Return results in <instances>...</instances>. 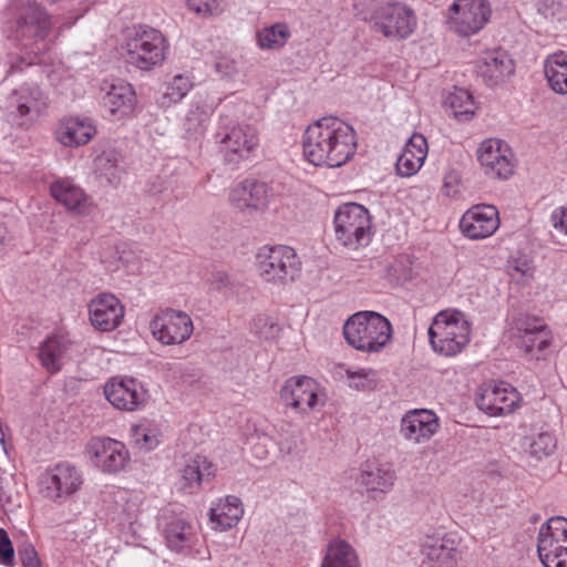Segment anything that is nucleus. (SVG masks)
I'll return each instance as SVG.
<instances>
[{
  "instance_id": "nucleus-1",
  "label": "nucleus",
  "mask_w": 567,
  "mask_h": 567,
  "mask_svg": "<svg viewBox=\"0 0 567 567\" xmlns=\"http://www.w3.org/2000/svg\"><path fill=\"white\" fill-rule=\"evenodd\" d=\"M305 159L322 168H339L354 157L358 135L352 125L336 116H324L309 124L302 134Z\"/></svg>"
},
{
  "instance_id": "nucleus-2",
  "label": "nucleus",
  "mask_w": 567,
  "mask_h": 567,
  "mask_svg": "<svg viewBox=\"0 0 567 567\" xmlns=\"http://www.w3.org/2000/svg\"><path fill=\"white\" fill-rule=\"evenodd\" d=\"M52 3L63 2L73 14L72 21L60 27L55 32L52 29L50 16L37 3H28L19 9L14 38L21 42L24 55L22 63L32 65L42 63V55L49 52L64 28L72 27L90 7L87 0H50Z\"/></svg>"
},
{
  "instance_id": "nucleus-3",
  "label": "nucleus",
  "mask_w": 567,
  "mask_h": 567,
  "mask_svg": "<svg viewBox=\"0 0 567 567\" xmlns=\"http://www.w3.org/2000/svg\"><path fill=\"white\" fill-rule=\"evenodd\" d=\"M393 329L388 318L375 311H358L343 324L349 346L364 353H379L392 340Z\"/></svg>"
},
{
  "instance_id": "nucleus-4",
  "label": "nucleus",
  "mask_w": 567,
  "mask_h": 567,
  "mask_svg": "<svg viewBox=\"0 0 567 567\" xmlns=\"http://www.w3.org/2000/svg\"><path fill=\"white\" fill-rule=\"evenodd\" d=\"M168 44L161 31L136 27L128 31L121 44V54L130 66L152 71L166 60Z\"/></svg>"
},
{
  "instance_id": "nucleus-5",
  "label": "nucleus",
  "mask_w": 567,
  "mask_h": 567,
  "mask_svg": "<svg viewBox=\"0 0 567 567\" xmlns=\"http://www.w3.org/2000/svg\"><path fill=\"white\" fill-rule=\"evenodd\" d=\"M429 341L433 351L443 357H455L471 341V323L465 313L455 309L435 315L429 328Z\"/></svg>"
},
{
  "instance_id": "nucleus-6",
  "label": "nucleus",
  "mask_w": 567,
  "mask_h": 567,
  "mask_svg": "<svg viewBox=\"0 0 567 567\" xmlns=\"http://www.w3.org/2000/svg\"><path fill=\"white\" fill-rule=\"evenodd\" d=\"M259 278L274 285H287L300 274L301 261L293 248L286 245H264L255 256Z\"/></svg>"
},
{
  "instance_id": "nucleus-7",
  "label": "nucleus",
  "mask_w": 567,
  "mask_h": 567,
  "mask_svg": "<svg viewBox=\"0 0 567 567\" xmlns=\"http://www.w3.org/2000/svg\"><path fill=\"white\" fill-rule=\"evenodd\" d=\"M359 14L372 24L375 32L390 40H404L416 28L414 12L400 2L375 4L371 11H359Z\"/></svg>"
},
{
  "instance_id": "nucleus-8",
  "label": "nucleus",
  "mask_w": 567,
  "mask_h": 567,
  "mask_svg": "<svg viewBox=\"0 0 567 567\" xmlns=\"http://www.w3.org/2000/svg\"><path fill=\"white\" fill-rule=\"evenodd\" d=\"M336 239L344 247L358 250L372 239V220L369 210L357 203L338 207L333 217Z\"/></svg>"
},
{
  "instance_id": "nucleus-9",
  "label": "nucleus",
  "mask_w": 567,
  "mask_h": 567,
  "mask_svg": "<svg viewBox=\"0 0 567 567\" xmlns=\"http://www.w3.org/2000/svg\"><path fill=\"white\" fill-rule=\"evenodd\" d=\"M83 456L90 467L105 475H118L131 464L127 446L122 441L104 435L87 440Z\"/></svg>"
},
{
  "instance_id": "nucleus-10",
  "label": "nucleus",
  "mask_w": 567,
  "mask_h": 567,
  "mask_svg": "<svg viewBox=\"0 0 567 567\" xmlns=\"http://www.w3.org/2000/svg\"><path fill=\"white\" fill-rule=\"evenodd\" d=\"M84 484L82 471L69 463L60 462L48 467L39 477L40 495L53 503L62 504L78 494Z\"/></svg>"
},
{
  "instance_id": "nucleus-11",
  "label": "nucleus",
  "mask_w": 567,
  "mask_h": 567,
  "mask_svg": "<svg viewBox=\"0 0 567 567\" xmlns=\"http://www.w3.org/2000/svg\"><path fill=\"white\" fill-rule=\"evenodd\" d=\"M282 404L296 414L308 416L324 406L327 394L319 382L309 377L287 379L279 392Z\"/></svg>"
},
{
  "instance_id": "nucleus-12",
  "label": "nucleus",
  "mask_w": 567,
  "mask_h": 567,
  "mask_svg": "<svg viewBox=\"0 0 567 567\" xmlns=\"http://www.w3.org/2000/svg\"><path fill=\"white\" fill-rule=\"evenodd\" d=\"M491 18L492 7L488 0H455L446 12L449 29L462 38L481 32Z\"/></svg>"
},
{
  "instance_id": "nucleus-13",
  "label": "nucleus",
  "mask_w": 567,
  "mask_h": 567,
  "mask_svg": "<svg viewBox=\"0 0 567 567\" xmlns=\"http://www.w3.org/2000/svg\"><path fill=\"white\" fill-rule=\"evenodd\" d=\"M227 199L236 213L255 216L269 208L275 199V192L266 182L247 177L230 186Z\"/></svg>"
},
{
  "instance_id": "nucleus-14",
  "label": "nucleus",
  "mask_w": 567,
  "mask_h": 567,
  "mask_svg": "<svg viewBox=\"0 0 567 567\" xmlns=\"http://www.w3.org/2000/svg\"><path fill=\"white\" fill-rule=\"evenodd\" d=\"M8 115L20 127L29 128L45 113L48 97L35 84H22L8 96Z\"/></svg>"
},
{
  "instance_id": "nucleus-15",
  "label": "nucleus",
  "mask_w": 567,
  "mask_h": 567,
  "mask_svg": "<svg viewBox=\"0 0 567 567\" xmlns=\"http://www.w3.org/2000/svg\"><path fill=\"white\" fill-rule=\"evenodd\" d=\"M537 551L545 567H567V519L565 517H551L540 526Z\"/></svg>"
},
{
  "instance_id": "nucleus-16",
  "label": "nucleus",
  "mask_w": 567,
  "mask_h": 567,
  "mask_svg": "<svg viewBox=\"0 0 567 567\" xmlns=\"http://www.w3.org/2000/svg\"><path fill=\"white\" fill-rule=\"evenodd\" d=\"M475 401L477 408L489 416H507L523 405V396L518 390L504 381L482 385Z\"/></svg>"
},
{
  "instance_id": "nucleus-17",
  "label": "nucleus",
  "mask_w": 567,
  "mask_h": 567,
  "mask_svg": "<svg viewBox=\"0 0 567 567\" xmlns=\"http://www.w3.org/2000/svg\"><path fill=\"white\" fill-rule=\"evenodd\" d=\"M103 393L114 409L124 412L138 411L148 401V392L144 384L127 375L110 378L103 386Z\"/></svg>"
},
{
  "instance_id": "nucleus-18",
  "label": "nucleus",
  "mask_w": 567,
  "mask_h": 567,
  "mask_svg": "<svg viewBox=\"0 0 567 567\" xmlns=\"http://www.w3.org/2000/svg\"><path fill=\"white\" fill-rule=\"evenodd\" d=\"M476 158L483 173L489 178L507 179L514 174V153L501 138L483 140L477 146Z\"/></svg>"
},
{
  "instance_id": "nucleus-19",
  "label": "nucleus",
  "mask_w": 567,
  "mask_h": 567,
  "mask_svg": "<svg viewBox=\"0 0 567 567\" xmlns=\"http://www.w3.org/2000/svg\"><path fill=\"white\" fill-rule=\"evenodd\" d=\"M86 308L90 324L100 332L114 331L124 320L125 307L111 292H100L93 296Z\"/></svg>"
},
{
  "instance_id": "nucleus-20",
  "label": "nucleus",
  "mask_w": 567,
  "mask_h": 567,
  "mask_svg": "<svg viewBox=\"0 0 567 567\" xmlns=\"http://www.w3.org/2000/svg\"><path fill=\"white\" fill-rule=\"evenodd\" d=\"M396 475L391 465L379 461H367L357 477V483L368 498L382 501L393 489Z\"/></svg>"
},
{
  "instance_id": "nucleus-21",
  "label": "nucleus",
  "mask_w": 567,
  "mask_h": 567,
  "mask_svg": "<svg viewBox=\"0 0 567 567\" xmlns=\"http://www.w3.org/2000/svg\"><path fill=\"white\" fill-rule=\"evenodd\" d=\"M95 122L85 116L61 117L53 127V138L63 147L78 148L87 145L96 135Z\"/></svg>"
},
{
  "instance_id": "nucleus-22",
  "label": "nucleus",
  "mask_w": 567,
  "mask_h": 567,
  "mask_svg": "<svg viewBox=\"0 0 567 567\" xmlns=\"http://www.w3.org/2000/svg\"><path fill=\"white\" fill-rule=\"evenodd\" d=\"M498 227V210L493 205H474L463 214L460 220V230L468 239L487 238L492 236Z\"/></svg>"
},
{
  "instance_id": "nucleus-23",
  "label": "nucleus",
  "mask_w": 567,
  "mask_h": 567,
  "mask_svg": "<svg viewBox=\"0 0 567 567\" xmlns=\"http://www.w3.org/2000/svg\"><path fill=\"white\" fill-rule=\"evenodd\" d=\"M475 71L485 83L494 86L504 83L515 73V61L504 49H487L478 56Z\"/></svg>"
},
{
  "instance_id": "nucleus-24",
  "label": "nucleus",
  "mask_w": 567,
  "mask_h": 567,
  "mask_svg": "<svg viewBox=\"0 0 567 567\" xmlns=\"http://www.w3.org/2000/svg\"><path fill=\"white\" fill-rule=\"evenodd\" d=\"M259 146V137L255 127L250 125H237L221 140V150L225 159L238 164L250 159Z\"/></svg>"
},
{
  "instance_id": "nucleus-25",
  "label": "nucleus",
  "mask_w": 567,
  "mask_h": 567,
  "mask_svg": "<svg viewBox=\"0 0 567 567\" xmlns=\"http://www.w3.org/2000/svg\"><path fill=\"white\" fill-rule=\"evenodd\" d=\"M516 329L519 347L536 359H539L551 344V331L540 318L523 316L517 319Z\"/></svg>"
},
{
  "instance_id": "nucleus-26",
  "label": "nucleus",
  "mask_w": 567,
  "mask_h": 567,
  "mask_svg": "<svg viewBox=\"0 0 567 567\" xmlns=\"http://www.w3.org/2000/svg\"><path fill=\"white\" fill-rule=\"evenodd\" d=\"M245 506L235 495L218 497L210 503L207 517L213 532L225 533L235 528L243 519Z\"/></svg>"
},
{
  "instance_id": "nucleus-27",
  "label": "nucleus",
  "mask_w": 567,
  "mask_h": 567,
  "mask_svg": "<svg viewBox=\"0 0 567 567\" xmlns=\"http://www.w3.org/2000/svg\"><path fill=\"white\" fill-rule=\"evenodd\" d=\"M439 429V417L434 412L425 409L406 412L400 425L402 436L415 444L430 441Z\"/></svg>"
},
{
  "instance_id": "nucleus-28",
  "label": "nucleus",
  "mask_w": 567,
  "mask_h": 567,
  "mask_svg": "<svg viewBox=\"0 0 567 567\" xmlns=\"http://www.w3.org/2000/svg\"><path fill=\"white\" fill-rule=\"evenodd\" d=\"M103 90V105L114 120H123L135 113L137 95L131 83L118 80Z\"/></svg>"
},
{
  "instance_id": "nucleus-29",
  "label": "nucleus",
  "mask_w": 567,
  "mask_h": 567,
  "mask_svg": "<svg viewBox=\"0 0 567 567\" xmlns=\"http://www.w3.org/2000/svg\"><path fill=\"white\" fill-rule=\"evenodd\" d=\"M73 350V342L65 333H53L49 336L39 348V360L41 365L51 374L58 373Z\"/></svg>"
},
{
  "instance_id": "nucleus-30",
  "label": "nucleus",
  "mask_w": 567,
  "mask_h": 567,
  "mask_svg": "<svg viewBox=\"0 0 567 567\" xmlns=\"http://www.w3.org/2000/svg\"><path fill=\"white\" fill-rule=\"evenodd\" d=\"M51 196L66 209L80 215L89 214L92 207L90 197L70 178H59L50 185Z\"/></svg>"
},
{
  "instance_id": "nucleus-31",
  "label": "nucleus",
  "mask_w": 567,
  "mask_h": 567,
  "mask_svg": "<svg viewBox=\"0 0 567 567\" xmlns=\"http://www.w3.org/2000/svg\"><path fill=\"white\" fill-rule=\"evenodd\" d=\"M427 153L426 138L420 133H414L396 159L395 169L398 175L401 177L414 176L424 165Z\"/></svg>"
},
{
  "instance_id": "nucleus-32",
  "label": "nucleus",
  "mask_w": 567,
  "mask_h": 567,
  "mask_svg": "<svg viewBox=\"0 0 567 567\" xmlns=\"http://www.w3.org/2000/svg\"><path fill=\"white\" fill-rule=\"evenodd\" d=\"M460 545L456 533L443 535H427L422 543V553L432 561L442 567H449L455 561V555Z\"/></svg>"
},
{
  "instance_id": "nucleus-33",
  "label": "nucleus",
  "mask_w": 567,
  "mask_h": 567,
  "mask_svg": "<svg viewBox=\"0 0 567 567\" xmlns=\"http://www.w3.org/2000/svg\"><path fill=\"white\" fill-rule=\"evenodd\" d=\"M216 466L205 456L196 455L189 458L182 471L179 477V491L185 493H195L199 489L203 482L215 476Z\"/></svg>"
},
{
  "instance_id": "nucleus-34",
  "label": "nucleus",
  "mask_w": 567,
  "mask_h": 567,
  "mask_svg": "<svg viewBox=\"0 0 567 567\" xmlns=\"http://www.w3.org/2000/svg\"><path fill=\"white\" fill-rule=\"evenodd\" d=\"M543 72L548 87L556 94L567 95V51L558 50L547 55Z\"/></svg>"
},
{
  "instance_id": "nucleus-35",
  "label": "nucleus",
  "mask_w": 567,
  "mask_h": 567,
  "mask_svg": "<svg viewBox=\"0 0 567 567\" xmlns=\"http://www.w3.org/2000/svg\"><path fill=\"white\" fill-rule=\"evenodd\" d=\"M320 567H361L357 550L346 540L336 538L326 547Z\"/></svg>"
},
{
  "instance_id": "nucleus-36",
  "label": "nucleus",
  "mask_w": 567,
  "mask_h": 567,
  "mask_svg": "<svg viewBox=\"0 0 567 567\" xmlns=\"http://www.w3.org/2000/svg\"><path fill=\"white\" fill-rule=\"evenodd\" d=\"M291 38V30L286 22H276L256 32V44L260 50L278 51Z\"/></svg>"
},
{
  "instance_id": "nucleus-37",
  "label": "nucleus",
  "mask_w": 567,
  "mask_h": 567,
  "mask_svg": "<svg viewBox=\"0 0 567 567\" xmlns=\"http://www.w3.org/2000/svg\"><path fill=\"white\" fill-rule=\"evenodd\" d=\"M509 282L519 287L529 286L536 275V267L530 257L524 254L511 256L505 265Z\"/></svg>"
},
{
  "instance_id": "nucleus-38",
  "label": "nucleus",
  "mask_w": 567,
  "mask_h": 567,
  "mask_svg": "<svg viewBox=\"0 0 567 567\" xmlns=\"http://www.w3.org/2000/svg\"><path fill=\"white\" fill-rule=\"evenodd\" d=\"M131 436L137 449L152 451L161 444L163 431L155 421L144 419L131 426Z\"/></svg>"
},
{
  "instance_id": "nucleus-39",
  "label": "nucleus",
  "mask_w": 567,
  "mask_h": 567,
  "mask_svg": "<svg viewBox=\"0 0 567 567\" xmlns=\"http://www.w3.org/2000/svg\"><path fill=\"white\" fill-rule=\"evenodd\" d=\"M114 503L113 513L123 517L124 520L134 518L140 509L138 495L126 488L111 486L105 491Z\"/></svg>"
},
{
  "instance_id": "nucleus-40",
  "label": "nucleus",
  "mask_w": 567,
  "mask_h": 567,
  "mask_svg": "<svg viewBox=\"0 0 567 567\" xmlns=\"http://www.w3.org/2000/svg\"><path fill=\"white\" fill-rule=\"evenodd\" d=\"M446 105L452 110L454 117L460 122H467L476 113V103L470 91L455 87L446 97Z\"/></svg>"
},
{
  "instance_id": "nucleus-41",
  "label": "nucleus",
  "mask_w": 567,
  "mask_h": 567,
  "mask_svg": "<svg viewBox=\"0 0 567 567\" xmlns=\"http://www.w3.org/2000/svg\"><path fill=\"white\" fill-rule=\"evenodd\" d=\"M179 554L198 555L203 550V537L197 522L179 520Z\"/></svg>"
},
{
  "instance_id": "nucleus-42",
  "label": "nucleus",
  "mask_w": 567,
  "mask_h": 567,
  "mask_svg": "<svg viewBox=\"0 0 567 567\" xmlns=\"http://www.w3.org/2000/svg\"><path fill=\"white\" fill-rule=\"evenodd\" d=\"M153 336L163 344H173L177 332V312L168 309L159 312L151 323Z\"/></svg>"
},
{
  "instance_id": "nucleus-43",
  "label": "nucleus",
  "mask_w": 567,
  "mask_h": 567,
  "mask_svg": "<svg viewBox=\"0 0 567 567\" xmlns=\"http://www.w3.org/2000/svg\"><path fill=\"white\" fill-rule=\"evenodd\" d=\"M95 171L110 184H117L121 181L122 168L117 155L112 152H103L94 161Z\"/></svg>"
},
{
  "instance_id": "nucleus-44",
  "label": "nucleus",
  "mask_w": 567,
  "mask_h": 567,
  "mask_svg": "<svg viewBox=\"0 0 567 567\" xmlns=\"http://www.w3.org/2000/svg\"><path fill=\"white\" fill-rule=\"evenodd\" d=\"M348 385L359 391L374 390L379 383L378 373L372 369L346 370Z\"/></svg>"
},
{
  "instance_id": "nucleus-45",
  "label": "nucleus",
  "mask_w": 567,
  "mask_h": 567,
  "mask_svg": "<svg viewBox=\"0 0 567 567\" xmlns=\"http://www.w3.org/2000/svg\"><path fill=\"white\" fill-rule=\"evenodd\" d=\"M557 447V440L554 433L543 431L537 433L528 444V453L530 456L543 460L551 455Z\"/></svg>"
},
{
  "instance_id": "nucleus-46",
  "label": "nucleus",
  "mask_w": 567,
  "mask_h": 567,
  "mask_svg": "<svg viewBox=\"0 0 567 567\" xmlns=\"http://www.w3.org/2000/svg\"><path fill=\"white\" fill-rule=\"evenodd\" d=\"M14 477L0 476V506L4 512H12L20 506V495L13 491Z\"/></svg>"
},
{
  "instance_id": "nucleus-47",
  "label": "nucleus",
  "mask_w": 567,
  "mask_h": 567,
  "mask_svg": "<svg viewBox=\"0 0 567 567\" xmlns=\"http://www.w3.org/2000/svg\"><path fill=\"white\" fill-rule=\"evenodd\" d=\"M186 4L190 11L203 18L219 16L226 8L225 0H186Z\"/></svg>"
},
{
  "instance_id": "nucleus-48",
  "label": "nucleus",
  "mask_w": 567,
  "mask_h": 567,
  "mask_svg": "<svg viewBox=\"0 0 567 567\" xmlns=\"http://www.w3.org/2000/svg\"><path fill=\"white\" fill-rule=\"evenodd\" d=\"M441 192L447 198H461L463 192V183L461 173L458 171L452 168L445 172Z\"/></svg>"
},
{
  "instance_id": "nucleus-49",
  "label": "nucleus",
  "mask_w": 567,
  "mask_h": 567,
  "mask_svg": "<svg viewBox=\"0 0 567 567\" xmlns=\"http://www.w3.org/2000/svg\"><path fill=\"white\" fill-rule=\"evenodd\" d=\"M0 565L14 566V548L6 529L0 528Z\"/></svg>"
},
{
  "instance_id": "nucleus-50",
  "label": "nucleus",
  "mask_w": 567,
  "mask_h": 567,
  "mask_svg": "<svg viewBox=\"0 0 567 567\" xmlns=\"http://www.w3.org/2000/svg\"><path fill=\"white\" fill-rule=\"evenodd\" d=\"M215 70L221 76H233L238 72V63L234 58L220 54L216 58Z\"/></svg>"
},
{
  "instance_id": "nucleus-51",
  "label": "nucleus",
  "mask_w": 567,
  "mask_h": 567,
  "mask_svg": "<svg viewBox=\"0 0 567 567\" xmlns=\"http://www.w3.org/2000/svg\"><path fill=\"white\" fill-rule=\"evenodd\" d=\"M19 557L22 567H42L41 560L33 546L28 545L19 550Z\"/></svg>"
},
{
  "instance_id": "nucleus-52",
  "label": "nucleus",
  "mask_w": 567,
  "mask_h": 567,
  "mask_svg": "<svg viewBox=\"0 0 567 567\" xmlns=\"http://www.w3.org/2000/svg\"><path fill=\"white\" fill-rule=\"evenodd\" d=\"M550 220L556 230L567 235V208L560 207L555 209Z\"/></svg>"
},
{
  "instance_id": "nucleus-53",
  "label": "nucleus",
  "mask_w": 567,
  "mask_h": 567,
  "mask_svg": "<svg viewBox=\"0 0 567 567\" xmlns=\"http://www.w3.org/2000/svg\"><path fill=\"white\" fill-rule=\"evenodd\" d=\"M194 331V326L190 317L179 311V343L189 339Z\"/></svg>"
},
{
  "instance_id": "nucleus-54",
  "label": "nucleus",
  "mask_w": 567,
  "mask_h": 567,
  "mask_svg": "<svg viewBox=\"0 0 567 567\" xmlns=\"http://www.w3.org/2000/svg\"><path fill=\"white\" fill-rule=\"evenodd\" d=\"M230 285L229 277L224 271L213 272L209 278V287L212 290L220 291Z\"/></svg>"
},
{
  "instance_id": "nucleus-55",
  "label": "nucleus",
  "mask_w": 567,
  "mask_h": 567,
  "mask_svg": "<svg viewBox=\"0 0 567 567\" xmlns=\"http://www.w3.org/2000/svg\"><path fill=\"white\" fill-rule=\"evenodd\" d=\"M161 97L158 99V103L164 107H169L173 103H175V96L177 91L174 86L164 85L161 89Z\"/></svg>"
},
{
  "instance_id": "nucleus-56",
  "label": "nucleus",
  "mask_w": 567,
  "mask_h": 567,
  "mask_svg": "<svg viewBox=\"0 0 567 567\" xmlns=\"http://www.w3.org/2000/svg\"><path fill=\"white\" fill-rule=\"evenodd\" d=\"M165 539L167 543V546L174 550L177 548V533L175 532V527L169 526L164 529Z\"/></svg>"
},
{
  "instance_id": "nucleus-57",
  "label": "nucleus",
  "mask_w": 567,
  "mask_h": 567,
  "mask_svg": "<svg viewBox=\"0 0 567 567\" xmlns=\"http://www.w3.org/2000/svg\"><path fill=\"white\" fill-rule=\"evenodd\" d=\"M192 87V83L187 80V81H183V76L179 75V86H178V90H179V97L184 96L186 94V92Z\"/></svg>"
},
{
  "instance_id": "nucleus-58",
  "label": "nucleus",
  "mask_w": 567,
  "mask_h": 567,
  "mask_svg": "<svg viewBox=\"0 0 567 567\" xmlns=\"http://www.w3.org/2000/svg\"><path fill=\"white\" fill-rule=\"evenodd\" d=\"M538 10L542 11L546 16H551V17L558 16V19L561 18L559 16V12L557 10H555V9H549V8H546L545 6H542V7L538 8Z\"/></svg>"
},
{
  "instance_id": "nucleus-59",
  "label": "nucleus",
  "mask_w": 567,
  "mask_h": 567,
  "mask_svg": "<svg viewBox=\"0 0 567 567\" xmlns=\"http://www.w3.org/2000/svg\"><path fill=\"white\" fill-rule=\"evenodd\" d=\"M270 329L276 330V331H278V330H279L278 326H277V324H274V323H271V324H270Z\"/></svg>"
},
{
  "instance_id": "nucleus-60",
  "label": "nucleus",
  "mask_w": 567,
  "mask_h": 567,
  "mask_svg": "<svg viewBox=\"0 0 567 567\" xmlns=\"http://www.w3.org/2000/svg\"><path fill=\"white\" fill-rule=\"evenodd\" d=\"M14 68H16V69H18V70H21V69H22V66H20V65H17V66H14Z\"/></svg>"
}]
</instances>
